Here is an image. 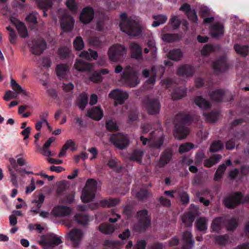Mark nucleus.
<instances>
[{
  "label": "nucleus",
  "instance_id": "9d476101",
  "mask_svg": "<svg viewBox=\"0 0 249 249\" xmlns=\"http://www.w3.org/2000/svg\"><path fill=\"white\" fill-rule=\"evenodd\" d=\"M68 239L74 247H78L84 236V232L78 229H73L67 233Z\"/></svg>",
  "mask_w": 249,
  "mask_h": 249
},
{
  "label": "nucleus",
  "instance_id": "423d86ee",
  "mask_svg": "<svg viewBox=\"0 0 249 249\" xmlns=\"http://www.w3.org/2000/svg\"><path fill=\"white\" fill-rule=\"evenodd\" d=\"M61 242L60 238L53 233L41 236L38 241V243L44 249H52Z\"/></svg>",
  "mask_w": 249,
  "mask_h": 249
},
{
  "label": "nucleus",
  "instance_id": "13d9d810",
  "mask_svg": "<svg viewBox=\"0 0 249 249\" xmlns=\"http://www.w3.org/2000/svg\"><path fill=\"white\" fill-rule=\"evenodd\" d=\"M194 145L191 143H185L181 144L179 147V152L180 153L186 152L193 148Z\"/></svg>",
  "mask_w": 249,
  "mask_h": 249
},
{
  "label": "nucleus",
  "instance_id": "a211bd4d",
  "mask_svg": "<svg viewBox=\"0 0 249 249\" xmlns=\"http://www.w3.org/2000/svg\"><path fill=\"white\" fill-rule=\"evenodd\" d=\"M224 33V26L222 23L219 22H214L210 27V34L213 37L215 38H219L222 36Z\"/></svg>",
  "mask_w": 249,
  "mask_h": 249
},
{
  "label": "nucleus",
  "instance_id": "c756f323",
  "mask_svg": "<svg viewBox=\"0 0 249 249\" xmlns=\"http://www.w3.org/2000/svg\"><path fill=\"white\" fill-rule=\"evenodd\" d=\"M10 86L13 90L15 91L14 93L17 94V96L19 94H22L24 96H28V93L24 89H23L14 79H11Z\"/></svg>",
  "mask_w": 249,
  "mask_h": 249
},
{
  "label": "nucleus",
  "instance_id": "052dcab7",
  "mask_svg": "<svg viewBox=\"0 0 249 249\" xmlns=\"http://www.w3.org/2000/svg\"><path fill=\"white\" fill-rule=\"evenodd\" d=\"M206 120L210 122H214L216 121L218 118L219 115L217 113L211 112L208 114L204 113Z\"/></svg>",
  "mask_w": 249,
  "mask_h": 249
},
{
  "label": "nucleus",
  "instance_id": "3c124183",
  "mask_svg": "<svg viewBox=\"0 0 249 249\" xmlns=\"http://www.w3.org/2000/svg\"><path fill=\"white\" fill-rule=\"evenodd\" d=\"M36 1L39 7L44 9H50L53 5L52 0H38Z\"/></svg>",
  "mask_w": 249,
  "mask_h": 249
},
{
  "label": "nucleus",
  "instance_id": "a19ab883",
  "mask_svg": "<svg viewBox=\"0 0 249 249\" xmlns=\"http://www.w3.org/2000/svg\"><path fill=\"white\" fill-rule=\"evenodd\" d=\"M224 94V91L221 89H215L210 94L211 98L215 101H220Z\"/></svg>",
  "mask_w": 249,
  "mask_h": 249
},
{
  "label": "nucleus",
  "instance_id": "7c9ffc66",
  "mask_svg": "<svg viewBox=\"0 0 249 249\" xmlns=\"http://www.w3.org/2000/svg\"><path fill=\"white\" fill-rule=\"evenodd\" d=\"M119 201L117 199L109 198L107 199H103L99 201L96 204L97 206H101L103 207H112L117 205Z\"/></svg>",
  "mask_w": 249,
  "mask_h": 249
},
{
  "label": "nucleus",
  "instance_id": "412c9836",
  "mask_svg": "<svg viewBox=\"0 0 249 249\" xmlns=\"http://www.w3.org/2000/svg\"><path fill=\"white\" fill-rule=\"evenodd\" d=\"M179 10L185 12L188 18L194 23H197L198 18L196 12L194 9H191L190 5L183 4L179 8Z\"/></svg>",
  "mask_w": 249,
  "mask_h": 249
},
{
  "label": "nucleus",
  "instance_id": "6e6552de",
  "mask_svg": "<svg viewBox=\"0 0 249 249\" xmlns=\"http://www.w3.org/2000/svg\"><path fill=\"white\" fill-rule=\"evenodd\" d=\"M110 141L117 147L124 149L126 147L129 143V139L126 135L122 133L114 134L110 137Z\"/></svg>",
  "mask_w": 249,
  "mask_h": 249
},
{
  "label": "nucleus",
  "instance_id": "a18cd8bd",
  "mask_svg": "<svg viewBox=\"0 0 249 249\" xmlns=\"http://www.w3.org/2000/svg\"><path fill=\"white\" fill-rule=\"evenodd\" d=\"M9 162L10 163L12 167L15 169L16 171L20 173H25L27 174H33V173L32 171H27L24 169H19L17 167L16 160L13 158H10L9 159Z\"/></svg>",
  "mask_w": 249,
  "mask_h": 249
},
{
  "label": "nucleus",
  "instance_id": "680f3d73",
  "mask_svg": "<svg viewBox=\"0 0 249 249\" xmlns=\"http://www.w3.org/2000/svg\"><path fill=\"white\" fill-rule=\"evenodd\" d=\"M238 221L235 218H231L227 225L228 230L232 231L234 230L237 226Z\"/></svg>",
  "mask_w": 249,
  "mask_h": 249
},
{
  "label": "nucleus",
  "instance_id": "7ed1b4c3",
  "mask_svg": "<svg viewBox=\"0 0 249 249\" xmlns=\"http://www.w3.org/2000/svg\"><path fill=\"white\" fill-rule=\"evenodd\" d=\"M150 136L145 138L140 137V140L143 145H147L151 148H159L163 144V134L160 129H157L150 132Z\"/></svg>",
  "mask_w": 249,
  "mask_h": 249
},
{
  "label": "nucleus",
  "instance_id": "37998d69",
  "mask_svg": "<svg viewBox=\"0 0 249 249\" xmlns=\"http://www.w3.org/2000/svg\"><path fill=\"white\" fill-rule=\"evenodd\" d=\"M154 21L152 24V26L157 27L160 25L165 22L167 19V17L164 15H157L153 17Z\"/></svg>",
  "mask_w": 249,
  "mask_h": 249
},
{
  "label": "nucleus",
  "instance_id": "09e8293b",
  "mask_svg": "<svg viewBox=\"0 0 249 249\" xmlns=\"http://www.w3.org/2000/svg\"><path fill=\"white\" fill-rule=\"evenodd\" d=\"M7 168L10 174L11 182L12 183L14 186L18 187V183L17 175L15 173L11 167L8 166Z\"/></svg>",
  "mask_w": 249,
  "mask_h": 249
},
{
  "label": "nucleus",
  "instance_id": "f03ea898",
  "mask_svg": "<svg viewBox=\"0 0 249 249\" xmlns=\"http://www.w3.org/2000/svg\"><path fill=\"white\" fill-rule=\"evenodd\" d=\"M79 56L80 58L76 59L74 67L79 71H89L92 69L93 65L91 64L85 62L82 60V58L87 59L92 58L96 60L98 57V53L97 52L89 49L87 51L82 52Z\"/></svg>",
  "mask_w": 249,
  "mask_h": 249
},
{
  "label": "nucleus",
  "instance_id": "864d4df0",
  "mask_svg": "<svg viewBox=\"0 0 249 249\" xmlns=\"http://www.w3.org/2000/svg\"><path fill=\"white\" fill-rule=\"evenodd\" d=\"M223 147V143L220 141L213 142L211 145L210 151L211 152H215L221 150Z\"/></svg>",
  "mask_w": 249,
  "mask_h": 249
},
{
  "label": "nucleus",
  "instance_id": "473e14b6",
  "mask_svg": "<svg viewBox=\"0 0 249 249\" xmlns=\"http://www.w3.org/2000/svg\"><path fill=\"white\" fill-rule=\"evenodd\" d=\"M195 215L192 212L184 214L182 217V222L186 227H190L192 225L194 220Z\"/></svg>",
  "mask_w": 249,
  "mask_h": 249
},
{
  "label": "nucleus",
  "instance_id": "c9c22d12",
  "mask_svg": "<svg viewBox=\"0 0 249 249\" xmlns=\"http://www.w3.org/2000/svg\"><path fill=\"white\" fill-rule=\"evenodd\" d=\"M143 155V151L141 150H136L134 151L130 155L129 158L132 160L136 161L139 163H141Z\"/></svg>",
  "mask_w": 249,
  "mask_h": 249
},
{
  "label": "nucleus",
  "instance_id": "ddd939ff",
  "mask_svg": "<svg viewBox=\"0 0 249 249\" xmlns=\"http://www.w3.org/2000/svg\"><path fill=\"white\" fill-rule=\"evenodd\" d=\"M109 97L116 100L118 103L122 104L128 98V94L127 92L118 89L111 90Z\"/></svg>",
  "mask_w": 249,
  "mask_h": 249
},
{
  "label": "nucleus",
  "instance_id": "cd10ccee",
  "mask_svg": "<svg viewBox=\"0 0 249 249\" xmlns=\"http://www.w3.org/2000/svg\"><path fill=\"white\" fill-rule=\"evenodd\" d=\"M194 72V70L192 67L188 65H183L178 68L177 74L187 77L192 76Z\"/></svg>",
  "mask_w": 249,
  "mask_h": 249
},
{
  "label": "nucleus",
  "instance_id": "58836bf2",
  "mask_svg": "<svg viewBox=\"0 0 249 249\" xmlns=\"http://www.w3.org/2000/svg\"><path fill=\"white\" fill-rule=\"evenodd\" d=\"M220 156L218 155L214 154L210 158L204 160V164L207 167H210L215 163H217L219 160Z\"/></svg>",
  "mask_w": 249,
  "mask_h": 249
},
{
  "label": "nucleus",
  "instance_id": "dca6fc26",
  "mask_svg": "<svg viewBox=\"0 0 249 249\" xmlns=\"http://www.w3.org/2000/svg\"><path fill=\"white\" fill-rule=\"evenodd\" d=\"M74 20L72 17L68 14L64 15L61 19V26L65 32H70L73 28Z\"/></svg>",
  "mask_w": 249,
  "mask_h": 249
},
{
  "label": "nucleus",
  "instance_id": "1a4fd4ad",
  "mask_svg": "<svg viewBox=\"0 0 249 249\" xmlns=\"http://www.w3.org/2000/svg\"><path fill=\"white\" fill-rule=\"evenodd\" d=\"M138 217H139V222L136 230L138 231H142L150 226V220L149 216L147 215L146 210H142L138 213Z\"/></svg>",
  "mask_w": 249,
  "mask_h": 249
},
{
  "label": "nucleus",
  "instance_id": "a878e982",
  "mask_svg": "<svg viewBox=\"0 0 249 249\" xmlns=\"http://www.w3.org/2000/svg\"><path fill=\"white\" fill-rule=\"evenodd\" d=\"M213 67L216 72H220L225 70L227 68L226 58L222 57L216 60L213 63Z\"/></svg>",
  "mask_w": 249,
  "mask_h": 249
},
{
  "label": "nucleus",
  "instance_id": "bf43d9fd",
  "mask_svg": "<svg viewBox=\"0 0 249 249\" xmlns=\"http://www.w3.org/2000/svg\"><path fill=\"white\" fill-rule=\"evenodd\" d=\"M89 80L93 82H98L101 81L103 77L98 71L94 72L90 76H89Z\"/></svg>",
  "mask_w": 249,
  "mask_h": 249
},
{
  "label": "nucleus",
  "instance_id": "72a5a7b5",
  "mask_svg": "<svg viewBox=\"0 0 249 249\" xmlns=\"http://www.w3.org/2000/svg\"><path fill=\"white\" fill-rule=\"evenodd\" d=\"M160 71V73H162L164 71V69L161 67H153L151 71V77L147 81V83L150 84H154L156 81V75L157 73V71Z\"/></svg>",
  "mask_w": 249,
  "mask_h": 249
},
{
  "label": "nucleus",
  "instance_id": "0eeeda50",
  "mask_svg": "<svg viewBox=\"0 0 249 249\" xmlns=\"http://www.w3.org/2000/svg\"><path fill=\"white\" fill-rule=\"evenodd\" d=\"M96 187L97 183L96 181L92 179L88 180L81 196L83 202H89L94 198Z\"/></svg>",
  "mask_w": 249,
  "mask_h": 249
},
{
  "label": "nucleus",
  "instance_id": "f257e3e1",
  "mask_svg": "<svg viewBox=\"0 0 249 249\" xmlns=\"http://www.w3.org/2000/svg\"><path fill=\"white\" fill-rule=\"evenodd\" d=\"M120 27L121 31L130 36H138L142 32L139 19L136 16L127 18L125 13L120 15Z\"/></svg>",
  "mask_w": 249,
  "mask_h": 249
},
{
  "label": "nucleus",
  "instance_id": "b1692460",
  "mask_svg": "<svg viewBox=\"0 0 249 249\" xmlns=\"http://www.w3.org/2000/svg\"><path fill=\"white\" fill-rule=\"evenodd\" d=\"M69 70V67L66 64H59L56 66V74L60 79H65Z\"/></svg>",
  "mask_w": 249,
  "mask_h": 249
},
{
  "label": "nucleus",
  "instance_id": "49530a36",
  "mask_svg": "<svg viewBox=\"0 0 249 249\" xmlns=\"http://www.w3.org/2000/svg\"><path fill=\"white\" fill-rule=\"evenodd\" d=\"M180 37L177 34H165L162 36L161 39L164 42H171L179 40Z\"/></svg>",
  "mask_w": 249,
  "mask_h": 249
},
{
  "label": "nucleus",
  "instance_id": "4468645a",
  "mask_svg": "<svg viewBox=\"0 0 249 249\" xmlns=\"http://www.w3.org/2000/svg\"><path fill=\"white\" fill-rule=\"evenodd\" d=\"M94 15V11L91 8L86 7L83 9L81 13L80 20L84 24H88L93 19Z\"/></svg>",
  "mask_w": 249,
  "mask_h": 249
},
{
  "label": "nucleus",
  "instance_id": "de8ad7c7",
  "mask_svg": "<svg viewBox=\"0 0 249 249\" xmlns=\"http://www.w3.org/2000/svg\"><path fill=\"white\" fill-rule=\"evenodd\" d=\"M186 93V90L183 89H177L172 93V98L173 100L180 99L185 95Z\"/></svg>",
  "mask_w": 249,
  "mask_h": 249
},
{
  "label": "nucleus",
  "instance_id": "aec40b11",
  "mask_svg": "<svg viewBox=\"0 0 249 249\" xmlns=\"http://www.w3.org/2000/svg\"><path fill=\"white\" fill-rule=\"evenodd\" d=\"M71 212V209L67 206H57L53 209L51 213L55 217H64L69 215Z\"/></svg>",
  "mask_w": 249,
  "mask_h": 249
},
{
  "label": "nucleus",
  "instance_id": "bb28decb",
  "mask_svg": "<svg viewBox=\"0 0 249 249\" xmlns=\"http://www.w3.org/2000/svg\"><path fill=\"white\" fill-rule=\"evenodd\" d=\"M171 157V151L169 149L165 150L161 156L157 166L160 168L164 166L169 161Z\"/></svg>",
  "mask_w": 249,
  "mask_h": 249
},
{
  "label": "nucleus",
  "instance_id": "774afa93",
  "mask_svg": "<svg viewBox=\"0 0 249 249\" xmlns=\"http://www.w3.org/2000/svg\"><path fill=\"white\" fill-rule=\"evenodd\" d=\"M89 43L92 46H98L101 44L102 40L100 37H92L89 39Z\"/></svg>",
  "mask_w": 249,
  "mask_h": 249
},
{
  "label": "nucleus",
  "instance_id": "e2e57ef3",
  "mask_svg": "<svg viewBox=\"0 0 249 249\" xmlns=\"http://www.w3.org/2000/svg\"><path fill=\"white\" fill-rule=\"evenodd\" d=\"M16 163L17 165V167L18 166H23L26 165V161L24 158L21 155H18L16 157Z\"/></svg>",
  "mask_w": 249,
  "mask_h": 249
},
{
  "label": "nucleus",
  "instance_id": "338daca9",
  "mask_svg": "<svg viewBox=\"0 0 249 249\" xmlns=\"http://www.w3.org/2000/svg\"><path fill=\"white\" fill-rule=\"evenodd\" d=\"M70 52V48L67 47L60 48L58 50L59 54L62 58L67 57Z\"/></svg>",
  "mask_w": 249,
  "mask_h": 249
},
{
  "label": "nucleus",
  "instance_id": "69168bd1",
  "mask_svg": "<svg viewBox=\"0 0 249 249\" xmlns=\"http://www.w3.org/2000/svg\"><path fill=\"white\" fill-rule=\"evenodd\" d=\"M62 88L65 92L71 93L74 88V85L71 82L63 83Z\"/></svg>",
  "mask_w": 249,
  "mask_h": 249
},
{
  "label": "nucleus",
  "instance_id": "9b49d317",
  "mask_svg": "<svg viewBox=\"0 0 249 249\" xmlns=\"http://www.w3.org/2000/svg\"><path fill=\"white\" fill-rule=\"evenodd\" d=\"M144 107L149 114L158 113L160 109V105L157 99L147 98L144 102Z\"/></svg>",
  "mask_w": 249,
  "mask_h": 249
},
{
  "label": "nucleus",
  "instance_id": "c85d7f7f",
  "mask_svg": "<svg viewBox=\"0 0 249 249\" xmlns=\"http://www.w3.org/2000/svg\"><path fill=\"white\" fill-rule=\"evenodd\" d=\"M224 223V219L222 217H216L214 219L211 226V230L212 232H219L222 228Z\"/></svg>",
  "mask_w": 249,
  "mask_h": 249
},
{
  "label": "nucleus",
  "instance_id": "f8f14e48",
  "mask_svg": "<svg viewBox=\"0 0 249 249\" xmlns=\"http://www.w3.org/2000/svg\"><path fill=\"white\" fill-rule=\"evenodd\" d=\"M242 200V196L239 192L235 193L226 197L224 200L225 206L229 208H233L240 203Z\"/></svg>",
  "mask_w": 249,
  "mask_h": 249
},
{
  "label": "nucleus",
  "instance_id": "5701e85b",
  "mask_svg": "<svg viewBox=\"0 0 249 249\" xmlns=\"http://www.w3.org/2000/svg\"><path fill=\"white\" fill-rule=\"evenodd\" d=\"M129 49L131 51L132 57L139 60L142 59V49L138 44L131 42L129 45Z\"/></svg>",
  "mask_w": 249,
  "mask_h": 249
},
{
  "label": "nucleus",
  "instance_id": "f3484780",
  "mask_svg": "<svg viewBox=\"0 0 249 249\" xmlns=\"http://www.w3.org/2000/svg\"><path fill=\"white\" fill-rule=\"evenodd\" d=\"M189 131V128L186 127L184 124H177L175 126L174 135L176 139L182 140L187 136Z\"/></svg>",
  "mask_w": 249,
  "mask_h": 249
},
{
  "label": "nucleus",
  "instance_id": "8fccbe9b",
  "mask_svg": "<svg viewBox=\"0 0 249 249\" xmlns=\"http://www.w3.org/2000/svg\"><path fill=\"white\" fill-rule=\"evenodd\" d=\"M74 48L77 51H80L84 48V43L81 36H77L73 41Z\"/></svg>",
  "mask_w": 249,
  "mask_h": 249
},
{
  "label": "nucleus",
  "instance_id": "79ce46f5",
  "mask_svg": "<svg viewBox=\"0 0 249 249\" xmlns=\"http://www.w3.org/2000/svg\"><path fill=\"white\" fill-rule=\"evenodd\" d=\"M234 48L236 52L242 56H246L248 54V46H241L239 44H235Z\"/></svg>",
  "mask_w": 249,
  "mask_h": 249
},
{
  "label": "nucleus",
  "instance_id": "4c0bfd02",
  "mask_svg": "<svg viewBox=\"0 0 249 249\" xmlns=\"http://www.w3.org/2000/svg\"><path fill=\"white\" fill-rule=\"evenodd\" d=\"M99 231L107 234H111L115 231L114 226L108 224H102L99 228Z\"/></svg>",
  "mask_w": 249,
  "mask_h": 249
},
{
  "label": "nucleus",
  "instance_id": "6e6d98bb",
  "mask_svg": "<svg viewBox=\"0 0 249 249\" xmlns=\"http://www.w3.org/2000/svg\"><path fill=\"white\" fill-rule=\"evenodd\" d=\"M170 23L174 29H177L180 24V21L177 15L173 16L170 20Z\"/></svg>",
  "mask_w": 249,
  "mask_h": 249
},
{
  "label": "nucleus",
  "instance_id": "39448f33",
  "mask_svg": "<svg viewBox=\"0 0 249 249\" xmlns=\"http://www.w3.org/2000/svg\"><path fill=\"white\" fill-rule=\"evenodd\" d=\"M126 48L120 44H114L109 47L107 52L108 59L112 62H117L126 53Z\"/></svg>",
  "mask_w": 249,
  "mask_h": 249
},
{
  "label": "nucleus",
  "instance_id": "2f4dec72",
  "mask_svg": "<svg viewBox=\"0 0 249 249\" xmlns=\"http://www.w3.org/2000/svg\"><path fill=\"white\" fill-rule=\"evenodd\" d=\"M208 220L205 217H200L196 221L197 230L205 232L207 229Z\"/></svg>",
  "mask_w": 249,
  "mask_h": 249
},
{
  "label": "nucleus",
  "instance_id": "603ef678",
  "mask_svg": "<svg viewBox=\"0 0 249 249\" xmlns=\"http://www.w3.org/2000/svg\"><path fill=\"white\" fill-rule=\"evenodd\" d=\"M74 220L79 224H86L89 221L88 216L82 215L81 214H77L74 216Z\"/></svg>",
  "mask_w": 249,
  "mask_h": 249
},
{
  "label": "nucleus",
  "instance_id": "c03bdc74",
  "mask_svg": "<svg viewBox=\"0 0 249 249\" xmlns=\"http://www.w3.org/2000/svg\"><path fill=\"white\" fill-rule=\"evenodd\" d=\"M226 164H221L216 171L214 176V180L215 181L219 180L222 177L226 169Z\"/></svg>",
  "mask_w": 249,
  "mask_h": 249
},
{
  "label": "nucleus",
  "instance_id": "2eb2a0df",
  "mask_svg": "<svg viewBox=\"0 0 249 249\" xmlns=\"http://www.w3.org/2000/svg\"><path fill=\"white\" fill-rule=\"evenodd\" d=\"M182 249H192L194 247L195 241L193 238L190 231H186L183 232L182 236Z\"/></svg>",
  "mask_w": 249,
  "mask_h": 249
},
{
  "label": "nucleus",
  "instance_id": "393cba45",
  "mask_svg": "<svg viewBox=\"0 0 249 249\" xmlns=\"http://www.w3.org/2000/svg\"><path fill=\"white\" fill-rule=\"evenodd\" d=\"M87 116L94 120L98 121L103 117V112L99 107H96L89 110Z\"/></svg>",
  "mask_w": 249,
  "mask_h": 249
},
{
  "label": "nucleus",
  "instance_id": "0e129e2a",
  "mask_svg": "<svg viewBox=\"0 0 249 249\" xmlns=\"http://www.w3.org/2000/svg\"><path fill=\"white\" fill-rule=\"evenodd\" d=\"M45 196L42 194H39L37 196V199L35 200L33 202H34L36 207L39 209L41 206L44 201Z\"/></svg>",
  "mask_w": 249,
  "mask_h": 249
},
{
  "label": "nucleus",
  "instance_id": "20e7f679",
  "mask_svg": "<svg viewBox=\"0 0 249 249\" xmlns=\"http://www.w3.org/2000/svg\"><path fill=\"white\" fill-rule=\"evenodd\" d=\"M122 79L128 87L131 88L136 87L140 82L137 72L130 66L124 69Z\"/></svg>",
  "mask_w": 249,
  "mask_h": 249
},
{
  "label": "nucleus",
  "instance_id": "ea45409f",
  "mask_svg": "<svg viewBox=\"0 0 249 249\" xmlns=\"http://www.w3.org/2000/svg\"><path fill=\"white\" fill-rule=\"evenodd\" d=\"M88 101V95L86 93L81 94L79 96L77 101V105L81 109L83 110L85 108L86 105H87Z\"/></svg>",
  "mask_w": 249,
  "mask_h": 249
},
{
  "label": "nucleus",
  "instance_id": "5fc2aeb1",
  "mask_svg": "<svg viewBox=\"0 0 249 249\" xmlns=\"http://www.w3.org/2000/svg\"><path fill=\"white\" fill-rule=\"evenodd\" d=\"M66 4L68 8L72 12H75L77 10V4L75 0H67Z\"/></svg>",
  "mask_w": 249,
  "mask_h": 249
},
{
  "label": "nucleus",
  "instance_id": "6ab92c4d",
  "mask_svg": "<svg viewBox=\"0 0 249 249\" xmlns=\"http://www.w3.org/2000/svg\"><path fill=\"white\" fill-rule=\"evenodd\" d=\"M46 48V43L42 39H39L33 41V45L31 47V51L35 55H40Z\"/></svg>",
  "mask_w": 249,
  "mask_h": 249
},
{
  "label": "nucleus",
  "instance_id": "4d7b16f0",
  "mask_svg": "<svg viewBox=\"0 0 249 249\" xmlns=\"http://www.w3.org/2000/svg\"><path fill=\"white\" fill-rule=\"evenodd\" d=\"M6 29L9 32V41L12 44H14L16 43L17 39V36L13 30V29L10 27V26H8L6 27Z\"/></svg>",
  "mask_w": 249,
  "mask_h": 249
},
{
  "label": "nucleus",
  "instance_id": "e433bc0d",
  "mask_svg": "<svg viewBox=\"0 0 249 249\" xmlns=\"http://www.w3.org/2000/svg\"><path fill=\"white\" fill-rule=\"evenodd\" d=\"M182 56V53L180 49H175L170 51L168 57L174 61L179 60Z\"/></svg>",
  "mask_w": 249,
  "mask_h": 249
},
{
  "label": "nucleus",
  "instance_id": "f704fd0d",
  "mask_svg": "<svg viewBox=\"0 0 249 249\" xmlns=\"http://www.w3.org/2000/svg\"><path fill=\"white\" fill-rule=\"evenodd\" d=\"M195 104L200 108L207 109L210 107L209 103L201 96H197L194 100Z\"/></svg>",
  "mask_w": 249,
  "mask_h": 249
},
{
  "label": "nucleus",
  "instance_id": "4be33fe9",
  "mask_svg": "<svg viewBox=\"0 0 249 249\" xmlns=\"http://www.w3.org/2000/svg\"><path fill=\"white\" fill-rule=\"evenodd\" d=\"M10 20L16 25L20 37H26L28 36L27 29L24 23L18 21L15 17H11Z\"/></svg>",
  "mask_w": 249,
  "mask_h": 249
}]
</instances>
